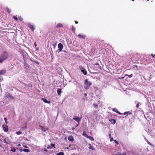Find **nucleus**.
I'll list each match as a JSON object with an SVG mask.
<instances>
[{"instance_id":"obj_1","label":"nucleus","mask_w":155,"mask_h":155,"mask_svg":"<svg viewBox=\"0 0 155 155\" xmlns=\"http://www.w3.org/2000/svg\"><path fill=\"white\" fill-rule=\"evenodd\" d=\"M8 56V53L6 51L2 53L0 55V63H2L6 59Z\"/></svg>"},{"instance_id":"obj_2","label":"nucleus","mask_w":155,"mask_h":155,"mask_svg":"<svg viewBox=\"0 0 155 155\" xmlns=\"http://www.w3.org/2000/svg\"><path fill=\"white\" fill-rule=\"evenodd\" d=\"M92 83L90 81H89L87 79L84 81V87L86 89H88L89 88L90 86L91 85Z\"/></svg>"},{"instance_id":"obj_3","label":"nucleus","mask_w":155,"mask_h":155,"mask_svg":"<svg viewBox=\"0 0 155 155\" xmlns=\"http://www.w3.org/2000/svg\"><path fill=\"white\" fill-rule=\"evenodd\" d=\"M2 127L4 131L5 132H7L8 131V127L6 124H4L2 125Z\"/></svg>"},{"instance_id":"obj_4","label":"nucleus","mask_w":155,"mask_h":155,"mask_svg":"<svg viewBox=\"0 0 155 155\" xmlns=\"http://www.w3.org/2000/svg\"><path fill=\"white\" fill-rule=\"evenodd\" d=\"M73 120H75L76 121L79 122L81 120V118L76 116H74L73 118Z\"/></svg>"},{"instance_id":"obj_5","label":"nucleus","mask_w":155,"mask_h":155,"mask_svg":"<svg viewBox=\"0 0 155 155\" xmlns=\"http://www.w3.org/2000/svg\"><path fill=\"white\" fill-rule=\"evenodd\" d=\"M58 50L60 51H61L63 48V46L62 44L59 43L58 45Z\"/></svg>"},{"instance_id":"obj_6","label":"nucleus","mask_w":155,"mask_h":155,"mask_svg":"<svg viewBox=\"0 0 155 155\" xmlns=\"http://www.w3.org/2000/svg\"><path fill=\"white\" fill-rule=\"evenodd\" d=\"M6 70H2L0 71V76L6 73Z\"/></svg>"},{"instance_id":"obj_7","label":"nucleus","mask_w":155,"mask_h":155,"mask_svg":"<svg viewBox=\"0 0 155 155\" xmlns=\"http://www.w3.org/2000/svg\"><path fill=\"white\" fill-rule=\"evenodd\" d=\"M40 127L41 130L44 131H45L48 130V128L47 127H45L42 126H41Z\"/></svg>"},{"instance_id":"obj_8","label":"nucleus","mask_w":155,"mask_h":155,"mask_svg":"<svg viewBox=\"0 0 155 155\" xmlns=\"http://www.w3.org/2000/svg\"><path fill=\"white\" fill-rule=\"evenodd\" d=\"M28 26L32 31H34V30L35 28L33 25H31L30 24H29Z\"/></svg>"},{"instance_id":"obj_9","label":"nucleus","mask_w":155,"mask_h":155,"mask_svg":"<svg viewBox=\"0 0 155 155\" xmlns=\"http://www.w3.org/2000/svg\"><path fill=\"white\" fill-rule=\"evenodd\" d=\"M68 140L70 141H73L74 140L73 137L72 136H69L68 137Z\"/></svg>"},{"instance_id":"obj_10","label":"nucleus","mask_w":155,"mask_h":155,"mask_svg":"<svg viewBox=\"0 0 155 155\" xmlns=\"http://www.w3.org/2000/svg\"><path fill=\"white\" fill-rule=\"evenodd\" d=\"M78 37L80 38H84L85 37V36L84 35H81V34H79L78 35Z\"/></svg>"},{"instance_id":"obj_11","label":"nucleus","mask_w":155,"mask_h":155,"mask_svg":"<svg viewBox=\"0 0 155 155\" xmlns=\"http://www.w3.org/2000/svg\"><path fill=\"white\" fill-rule=\"evenodd\" d=\"M41 100H42L45 103H48V104H49L50 103V101H48L45 99H44L43 98H41Z\"/></svg>"},{"instance_id":"obj_12","label":"nucleus","mask_w":155,"mask_h":155,"mask_svg":"<svg viewBox=\"0 0 155 155\" xmlns=\"http://www.w3.org/2000/svg\"><path fill=\"white\" fill-rule=\"evenodd\" d=\"M113 111L116 112V113H117L118 114H121V113H120V112H119L118 111L117 109V108H113Z\"/></svg>"},{"instance_id":"obj_13","label":"nucleus","mask_w":155,"mask_h":155,"mask_svg":"<svg viewBox=\"0 0 155 155\" xmlns=\"http://www.w3.org/2000/svg\"><path fill=\"white\" fill-rule=\"evenodd\" d=\"M63 27V26L60 23L58 24L56 26V27L57 28H60V27L62 28V27Z\"/></svg>"},{"instance_id":"obj_14","label":"nucleus","mask_w":155,"mask_h":155,"mask_svg":"<svg viewBox=\"0 0 155 155\" xmlns=\"http://www.w3.org/2000/svg\"><path fill=\"white\" fill-rule=\"evenodd\" d=\"M81 71L83 73L84 75H86L87 74V71L85 69L82 70Z\"/></svg>"},{"instance_id":"obj_15","label":"nucleus","mask_w":155,"mask_h":155,"mask_svg":"<svg viewBox=\"0 0 155 155\" xmlns=\"http://www.w3.org/2000/svg\"><path fill=\"white\" fill-rule=\"evenodd\" d=\"M61 90L60 89H58L57 90V92L58 93V95H60L61 93Z\"/></svg>"},{"instance_id":"obj_16","label":"nucleus","mask_w":155,"mask_h":155,"mask_svg":"<svg viewBox=\"0 0 155 155\" xmlns=\"http://www.w3.org/2000/svg\"><path fill=\"white\" fill-rule=\"evenodd\" d=\"M87 138L89 139L90 140H91V141L94 140V138L91 136H87Z\"/></svg>"},{"instance_id":"obj_17","label":"nucleus","mask_w":155,"mask_h":155,"mask_svg":"<svg viewBox=\"0 0 155 155\" xmlns=\"http://www.w3.org/2000/svg\"><path fill=\"white\" fill-rule=\"evenodd\" d=\"M89 145L90 146L89 147V149L92 150H94V148L90 144H89Z\"/></svg>"},{"instance_id":"obj_18","label":"nucleus","mask_w":155,"mask_h":155,"mask_svg":"<svg viewBox=\"0 0 155 155\" xmlns=\"http://www.w3.org/2000/svg\"><path fill=\"white\" fill-rule=\"evenodd\" d=\"M11 151L15 152L16 151V150L15 148H12L11 149Z\"/></svg>"},{"instance_id":"obj_19","label":"nucleus","mask_w":155,"mask_h":155,"mask_svg":"<svg viewBox=\"0 0 155 155\" xmlns=\"http://www.w3.org/2000/svg\"><path fill=\"white\" fill-rule=\"evenodd\" d=\"M110 121L112 123L114 124L116 122V120L115 119H111Z\"/></svg>"},{"instance_id":"obj_20","label":"nucleus","mask_w":155,"mask_h":155,"mask_svg":"<svg viewBox=\"0 0 155 155\" xmlns=\"http://www.w3.org/2000/svg\"><path fill=\"white\" fill-rule=\"evenodd\" d=\"M23 151L25 152H29V150L28 149H24L23 150Z\"/></svg>"},{"instance_id":"obj_21","label":"nucleus","mask_w":155,"mask_h":155,"mask_svg":"<svg viewBox=\"0 0 155 155\" xmlns=\"http://www.w3.org/2000/svg\"><path fill=\"white\" fill-rule=\"evenodd\" d=\"M24 64L26 67H27L28 68H29V66L28 64L27 63H26V62H24Z\"/></svg>"},{"instance_id":"obj_22","label":"nucleus","mask_w":155,"mask_h":155,"mask_svg":"<svg viewBox=\"0 0 155 155\" xmlns=\"http://www.w3.org/2000/svg\"><path fill=\"white\" fill-rule=\"evenodd\" d=\"M83 135L84 136L86 137L87 138V136H88L87 135L86 132L85 131H84V132H83Z\"/></svg>"},{"instance_id":"obj_23","label":"nucleus","mask_w":155,"mask_h":155,"mask_svg":"<svg viewBox=\"0 0 155 155\" xmlns=\"http://www.w3.org/2000/svg\"><path fill=\"white\" fill-rule=\"evenodd\" d=\"M93 106L96 108H97L98 107V105L97 104H93Z\"/></svg>"},{"instance_id":"obj_24","label":"nucleus","mask_w":155,"mask_h":155,"mask_svg":"<svg viewBox=\"0 0 155 155\" xmlns=\"http://www.w3.org/2000/svg\"><path fill=\"white\" fill-rule=\"evenodd\" d=\"M64 153L62 152H60L56 154V155H64Z\"/></svg>"},{"instance_id":"obj_25","label":"nucleus","mask_w":155,"mask_h":155,"mask_svg":"<svg viewBox=\"0 0 155 155\" xmlns=\"http://www.w3.org/2000/svg\"><path fill=\"white\" fill-rule=\"evenodd\" d=\"M79 68H80V69L81 70V71L82 70H83L85 69L82 66H80L79 67Z\"/></svg>"},{"instance_id":"obj_26","label":"nucleus","mask_w":155,"mask_h":155,"mask_svg":"<svg viewBox=\"0 0 155 155\" xmlns=\"http://www.w3.org/2000/svg\"><path fill=\"white\" fill-rule=\"evenodd\" d=\"M4 120L5 121V123L7 124H8L7 119V118L5 117L4 118Z\"/></svg>"},{"instance_id":"obj_27","label":"nucleus","mask_w":155,"mask_h":155,"mask_svg":"<svg viewBox=\"0 0 155 155\" xmlns=\"http://www.w3.org/2000/svg\"><path fill=\"white\" fill-rule=\"evenodd\" d=\"M22 133V132L20 131L17 132L16 134L18 135H20Z\"/></svg>"},{"instance_id":"obj_28","label":"nucleus","mask_w":155,"mask_h":155,"mask_svg":"<svg viewBox=\"0 0 155 155\" xmlns=\"http://www.w3.org/2000/svg\"><path fill=\"white\" fill-rule=\"evenodd\" d=\"M145 139V140L147 141V143L149 144V145H151L150 144V143L148 141V140L146 139V138H144Z\"/></svg>"},{"instance_id":"obj_29","label":"nucleus","mask_w":155,"mask_h":155,"mask_svg":"<svg viewBox=\"0 0 155 155\" xmlns=\"http://www.w3.org/2000/svg\"><path fill=\"white\" fill-rule=\"evenodd\" d=\"M27 128V125H25L24 127H23L22 128V129H26Z\"/></svg>"},{"instance_id":"obj_30","label":"nucleus","mask_w":155,"mask_h":155,"mask_svg":"<svg viewBox=\"0 0 155 155\" xmlns=\"http://www.w3.org/2000/svg\"><path fill=\"white\" fill-rule=\"evenodd\" d=\"M14 19H15V20L17 21L18 20V18L17 17H16L15 16H14Z\"/></svg>"},{"instance_id":"obj_31","label":"nucleus","mask_w":155,"mask_h":155,"mask_svg":"<svg viewBox=\"0 0 155 155\" xmlns=\"http://www.w3.org/2000/svg\"><path fill=\"white\" fill-rule=\"evenodd\" d=\"M51 146L52 147H54L55 146V144L53 143H51Z\"/></svg>"},{"instance_id":"obj_32","label":"nucleus","mask_w":155,"mask_h":155,"mask_svg":"<svg viewBox=\"0 0 155 155\" xmlns=\"http://www.w3.org/2000/svg\"><path fill=\"white\" fill-rule=\"evenodd\" d=\"M114 141L115 143H116L117 144H118V142L117 141H116V140H114Z\"/></svg>"},{"instance_id":"obj_33","label":"nucleus","mask_w":155,"mask_h":155,"mask_svg":"<svg viewBox=\"0 0 155 155\" xmlns=\"http://www.w3.org/2000/svg\"><path fill=\"white\" fill-rule=\"evenodd\" d=\"M7 10L9 13H10L11 12L10 9H7Z\"/></svg>"},{"instance_id":"obj_34","label":"nucleus","mask_w":155,"mask_h":155,"mask_svg":"<svg viewBox=\"0 0 155 155\" xmlns=\"http://www.w3.org/2000/svg\"><path fill=\"white\" fill-rule=\"evenodd\" d=\"M3 78L2 77L0 76V81H2Z\"/></svg>"},{"instance_id":"obj_35","label":"nucleus","mask_w":155,"mask_h":155,"mask_svg":"<svg viewBox=\"0 0 155 155\" xmlns=\"http://www.w3.org/2000/svg\"><path fill=\"white\" fill-rule=\"evenodd\" d=\"M18 18L20 20V21L22 20V18L21 17H19Z\"/></svg>"},{"instance_id":"obj_36","label":"nucleus","mask_w":155,"mask_h":155,"mask_svg":"<svg viewBox=\"0 0 155 155\" xmlns=\"http://www.w3.org/2000/svg\"><path fill=\"white\" fill-rule=\"evenodd\" d=\"M139 103H137V104H136V107H138L139 106Z\"/></svg>"},{"instance_id":"obj_37","label":"nucleus","mask_w":155,"mask_h":155,"mask_svg":"<svg viewBox=\"0 0 155 155\" xmlns=\"http://www.w3.org/2000/svg\"><path fill=\"white\" fill-rule=\"evenodd\" d=\"M129 112H126L124 113V114L125 115V114H127L129 113Z\"/></svg>"},{"instance_id":"obj_38","label":"nucleus","mask_w":155,"mask_h":155,"mask_svg":"<svg viewBox=\"0 0 155 155\" xmlns=\"http://www.w3.org/2000/svg\"><path fill=\"white\" fill-rule=\"evenodd\" d=\"M113 138V137L111 138V139L110 140V141H112V140H114Z\"/></svg>"},{"instance_id":"obj_39","label":"nucleus","mask_w":155,"mask_h":155,"mask_svg":"<svg viewBox=\"0 0 155 155\" xmlns=\"http://www.w3.org/2000/svg\"><path fill=\"white\" fill-rule=\"evenodd\" d=\"M34 62L36 63V64H39V62H38V61H35Z\"/></svg>"},{"instance_id":"obj_40","label":"nucleus","mask_w":155,"mask_h":155,"mask_svg":"<svg viewBox=\"0 0 155 155\" xmlns=\"http://www.w3.org/2000/svg\"><path fill=\"white\" fill-rule=\"evenodd\" d=\"M134 68H137V65H134Z\"/></svg>"},{"instance_id":"obj_41","label":"nucleus","mask_w":155,"mask_h":155,"mask_svg":"<svg viewBox=\"0 0 155 155\" xmlns=\"http://www.w3.org/2000/svg\"><path fill=\"white\" fill-rule=\"evenodd\" d=\"M19 150L21 152H22L23 151V150H22L21 149H19Z\"/></svg>"},{"instance_id":"obj_42","label":"nucleus","mask_w":155,"mask_h":155,"mask_svg":"<svg viewBox=\"0 0 155 155\" xmlns=\"http://www.w3.org/2000/svg\"><path fill=\"white\" fill-rule=\"evenodd\" d=\"M4 141H5V143H7V144H8V142H7L5 140H4Z\"/></svg>"},{"instance_id":"obj_43","label":"nucleus","mask_w":155,"mask_h":155,"mask_svg":"<svg viewBox=\"0 0 155 155\" xmlns=\"http://www.w3.org/2000/svg\"><path fill=\"white\" fill-rule=\"evenodd\" d=\"M10 97L12 99H13L14 98V97L12 96H10Z\"/></svg>"},{"instance_id":"obj_44","label":"nucleus","mask_w":155,"mask_h":155,"mask_svg":"<svg viewBox=\"0 0 155 155\" xmlns=\"http://www.w3.org/2000/svg\"><path fill=\"white\" fill-rule=\"evenodd\" d=\"M6 96H7L8 95V96H10L9 94L8 93L6 94Z\"/></svg>"},{"instance_id":"obj_45","label":"nucleus","mask_w":155,"mask_h":155,"mask_svg":"<svg viewBox=\"0 0 155 155\" xmlns=\"http://www.w3.org/2000/svg\"><path fill=\"white\" fill-rule=\"evenodd\" d=\"M132 74H131L130 75H129V77L130 78H131L132 77Z\"/></svg>"},{"instance_id":"obj_46","label":"nucleus","mask_w":155,"mask_h":155,"mask_svg":"<svg viewBox=\"0 0 155 155\" xmlns=\"http://www.w3.org/2000/svg\"><path fill=\"white\" fill-rule=\"evenodd\" d=\"M151 55H152V56H153V57H154V56H155V54H154V55H153V54H152Z\"/></svg>"},{"instance_id":"obj_47","label":"nucleus","mask_w":155,"mask_h":155,"mask_svg":"<svg viewBox=\"0 0 155 155\" xmlns=\"http://www.w3.org/2000/svg\"><path fill=\"white\" fill-rule=\"evenodd\" d=\"M24 147L25 148H27L28 147L27 146H24Z\"/></svg>"},{"instance_id":"obj_48","label":"nucleus","mask_w":155,"mask_h":155,"mask_svg":"<svg viewBox=\"0 0 155 155\" xmlns=\"http://www.w3.org/2000/svg\"><path fill=\"white\" fill-rule=\"evenodd\" d=\"M75 22L76 24H78V22H77L76 21H75Z\"/></svg>"},{"instance_id":"obj_49","label":"nucleus","mask_w":155,"mask_h":155,"mask_svg":"<svg viewBox=\"0 0 155 155\" xmlns=\"http://www.w3.org/2000/svg\"><path fill=\"white\" fill-rule=\"evenodd\" d=\"M74 129H75V128H74V127H73V128H72V130H74Z\"/></svg>"},{"instance_id":"obj_50","label":"nucleus","mask_w":155,"mask_h":155,"mask_svg":"<svg viewBox=\"0 0 155 155\" xmlns=\"http://www.w3.org/2000/svg\"><path fill=\"white\" fill-rule=\"evenodd\" d=\"M47 148H48V149L50 148H51V147H50V146H49V147H47Z\"/></svg>"},{"instance_id":"obj_51","label":"nucleus","mask_w":155,"mask_h":155,"mask_svg":"<svg viewBox=\"0 0 155 155\" xmlns=\"http://www.w3.org/2000/svg\"><path fill=\"white\" fill-rule=\"evenodd\" d=\"M109 137L110 138H111V135L110 134H109Z\"/></svg>"},{"instance_id":"obj_52","label":"nucleus","mask_w":155,"mask_h":155,"mask_svg":"<svg viewBox=\"0 0 155 155\" xmlns=\"http://www.w3.org/2000/svg\"><path fill=\"white\" fill-rule=\"evenodd\" d=\"M84 95L85 96H87V94H86V93H85V94H84Z\"/></svg>"},{"instance_id":"obj_53","label":"nucleus","mask_w":155,"mask_h":155,"mask_svg":"<svg viewBox=\"0 0 155 155\" xmlns=\"http://www.w3.org/2000/svg\"><path fill=\"white\" fill-rule=\"evenodd\" d=\"M18 146H21V144H19L18 145Z\"/></svg>"},{"instance_id":"obj_54","label":"nucleus","mask_w":155,"mask_h":155,"mask_svg":"<svg viewBox=\"0 0 155 155\" xmlns=\"http://www.w3.org/2000/svg\"><path fill=\"white\" fill-rule=\"evenodd\" d=\"M34 45H35V47H36V45H36V44L35 43L34 44Z\"/></svg>"},{"instance_id":"obj_55","label":"nucleus","mask_w":155,"mask_h":155,"mask_svg":"<svg viewBox=\"0 0 155 155\" xmlns=\"http://www.w3.org/2000/svg\"><path fill=\"white\" fill-rule=\"evenodd\" d=\"M78 126V124H77L76 125L75 127H77Z\"/></svg>"},{"instance_id":"obj_56","label":"nucleus","mask_w":155,"mask_h":155,"mask_svg":"<svg viewBox=\"0 0 155 155\" xmlns=\"http://www.w3.org/2000/svg\"><path fill=\"white\" fill-rule=\"evenodd\" d=\"M73 31H75V29H73Z\"/></svg>"},{"instance_id":"obj_57","label":"nucleus","mask_w":155,"mask_h":155,"mask_svg":"<svg viewBox=\"0 0 155 155\" xmlns=\"http://www.w3.org/2000/svg\"><path fill=\"white\" fill-rule=\"evenodd\" d=\"M19 149H18V148H17V150H18V149L19 150Z\"/></svg>"},{"instance_id":"obj_58","label":"nucleus","mask_w":155,"mask_h":155,"mask_svg":"<svg viewBox=\"0 0 155 155\" xmlns=\"http://www.w3.org/2000/svg\"><path fill=\"white\" fill-rule=\"evenodd\" d=\"M117 155V154H115V155Z\"/></svg>"},{"instance_id":"obj_59","label":"nucleus","mask_w":155,"mask_h":155,"mask_svg":"<svg viewBox=\"0 0 155 155\" xmlns=\"http://www.w3.org/2000/svg\"><path fill=\"white\" fill-rule=\"evenodd\" d=\"M96 64V65H98V64Z\"/></svg>"},{"instance_id":"obj_60","label":"nucleus","mask_w":155,"mask_h":155,"mask_svg":"<svg viewBox=\"0 0 155 155\" xmlns=\"http://www.w3.org/2000/svg\"><path fill=\"white\" fill-rule=\"evenodd\" d=\"M16 155H19L18 154H17Z\"/></svg>"},{"instance_id":"obj_61","label":"nucleus","mask_w":155,"mask_h":155,"mask_svg":"<svg viewBox=\"0 0 155 155\" xmlns=\"http://www.w3.org/2000/svg\"><path fill=\"white\" fill-rule=\"evenodd\" d=\"M125 155H126L125 154Z\"/></svg>"}]
</instances>
